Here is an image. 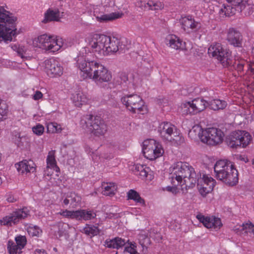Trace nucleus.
<instances>
[{
	"label": "nucleus",
	"instance_id": "f257e3e1",
	"mask_svg": "<svg viewBox=\"0 0 254 254\" xmlns=\"http://www.w3.org/2000/svg\"><path fill=\"white\" fill-rule=\"evenodd\" d=\"M86 46L80 51L76 61L80 58L87 61V56L94 59V55L90 51V49L100 56H107L119 51L123 52L128 49L126 39H118L104 34H95L90 35L86 38Z\"/></svg>",
	"mask_w": 254,
	"mask_h": 254
},
{
	"label": "nucleus",
	"instance_id": "f03ea898",
	"mask_svg": "<svg viewBox=\"0 0 254 254\" xmlns=\"http://www.w3.org/2000/svg\"><path fill=\"white\" fill-rule=\"evenodd\" d=\"M171 179L173 183L177 181L178 184L185 186L186 190L192 188L200 181L204 182L202 185L208 184L209 179L214 180L209 175L203 172L196 173L194 169L187 163L178 162L174 164L171 169Z\"/></svg>",
	"mask_w": 254,
	"mask_h": 254
},
{
	"label": "nucleus",
	"instance_id": "7ed1b4c3",
	"mask_svg": "<svg viewBox=\"0 0 254 254\" xmlns=\"http://www.w3.org/2000/svg\"><path fill=\"white\" fill-rule=\"evenodd\" d=\"M87 61L80 58L76 60V66L80 70V75L83 79H90L97 85L111 81L112 76L111 71L98 61L86 56Z\"/></svg>",
	"mask_w": 254,
	"mask_h": 254
},
{
	"label": "nucleus",
	"instance_id": "20e7f679",
	"mask_svg": "<svg viewBox=\"0 0 254 254\" xmlns=\"http://www.w3.org/2000/svg\"><path fill=\"white\" fill-rule=\"evenodd\" d=\"M227 105V102L223 100L214 99L207 102L202 98H196L183 102L180 108L183 114L195 115L203 111L207 107L214 111H219L225 109Z\"/></svg>",
	"mask_w": 254,
	"mask_h": 254
},
{
	"label": "nucleus",
	"instance_id": "39448f33",
	"mask_svg": "<svg viewBox=\"0 0 254 254\" xmlns=\"http://www.w3.org/2000/svg\"><path fill=\"white\" fill-rule=\"evenodd\" d=\"M217 179L226 184L233 186L238 182V172L234 164L227 159L220 160L214 167Z\"/></svg>",
	"mask_w": 254,
	"mask_h": 254
},
{
	"label": "nucleus",
	"instance_id": "423d86ee",
	"mask_svg": "<svg viewBox=\"0 0 254 254\" xmlns=\"http://www.w3.org/2000/svg\"><path fill=\"white\" fill-rule=\"evenodd\" d=\"M17 18L13 14L0 6V42L11 41L17 35L16 22Z\"/></svg>",
	"mask_w": 254,
	"mask_h": 254
},
{
	"label": "nucleus",
	"instance_id": "0eeeda50",
	"mask_svg": "<svg viewBox=\"0 0 254 254\" xmlns=\"http://www.w3.org/2000/svg\"><path fill=\"white\" fill-rule=\"evenodd\" d=\"M189 135L194 138L198 136L202 142L210 145H215L221 143L224 135L220 129L215 127L203 129L197 125L192 127Z\"/></svg>",
	"mask_w": 254,
	"mask_h": 254
},
{
	"label": "nucleus",
	"instance_id": "6e6552de",
	"mask_svg": "<svg viewBox=\"0 0 254 254\" xmlns=\"http://www.w3.org/2000/svg\"><path fill=\"white\" fill-rule=\"evenodd\" d=\"M32 45L45 52L53 53L66 47L63 38L48 34H41L34 38Z\"/></svg>",
	"mask_w": 254,
	"mask_h": 254
},
{
	"label": "nucleus",
	"instance_id": "1a4fd4ad",
	"mask_svg": "<svg viewBox=\"0 0 254 254\" xmlns=\"http://www.w3.org/2000/svg\"><path fill=\"white\" fill-rule=\"evenodd\" d=\"M157 130L162 139L172 145L178 146L185 142L182 133L170 122H163L159 124Z\"/></svg>",
	"mask_w": 254,
	"mask_h": 254
},
{
	"label": "nucleus",
	"instance_id": "9d476101",
	"mask_svg": "<svg viewBox=\"0 0 254 254\" xmlns=\"http://www.w3.org/2000/svg\"><path fill=\"white\" fill-rule=\"evenodd\" d=\"M81 125L85 129L95 136L103 135L107 131V127L103 120L98 116L87 115L81 121Z\"/></svg>",
	"mask_w": 254,
	"mask_h": 254
},
{
	"label": "nucleus",
	"instance_id": "9b49d317",
	"mask_svg": "<svg viewBox=\"0 0 254 254\" xmlns=\"http://www.w3.org/2000/svg\"><path fill=\"white\" fill-rule=\"evenodd\" d=\"M121 101L127 110L133 113L144 114L147 112L144 102L141 97L137 94L125 95L122 97Z\"/></svg>",
	"mask_w": 254,
	"mask_h": 254
},
{
	"label": "nucleus",
	"instance_id": "f8f14e48",
	"mask_svg": "<svg viewBox=\"0 0 254 254\" xmlns=\"http://www.w3.org/2000/svg\"><path fill=\"white\" fill-rule=\"evenodd\" d=\"M142 152L145 158L154 160L163 155L164 149L160 142L153 139H148L142 143Z\"/></svg>",
	"mask_w": 254,
	"mask_h": 254
},
{
	"label": "nucleus",
	"instance_id": "ddd939ff",
	"mask_svg": "<svg viewBox=\"0 0 254 254\" xmlns=\"http://www.w3.org/2000/svg\"><path fill=\"white\" fill-rule=\"evenodd\" d=\"M208 54L219 61L223 66L226 67L231 64V52L228 49L223 47L220 43L211 44L208 49Z\"/></svg>",
	"mask_w": 254,
	"mask_h": 254
},
{
	"label": "nucleus",
	"instance_id": "4468645a",
	"mask_svg": "<svg viewBox=\"0 0 254 254\" xmlns=\"http://www.w3.org/2000/svg\"><path fill=\"white\" fill-rule=\"evenodd\" d=\"M252 141V137L250 133L245 130H238L231 133L230 138L227 140V144L232 148L238 147L245 148Z\"/></svg>",
	"mask_w": 254,
	"mask_h": 254
},
{
	"label": "nucleus",
	"instance_id": "2eb2a0df",
	"mask_svg": "<svg viewBox=\"0 0 254 254\" xmlns=\"http://www.w3.org/2000/svg\"><path fill=\"white\" fill-rule=\"evenodd\" d=\"M29 213V211L27 208L17 209L0 219V224L1 225L11 226L26 217Z\"/></svg>",
	"mask_w": 254,
	"mask_h": 254
},
{
	"label": "nucleus",
	"instance_id": "dca6fc26",
	"mask_svg": "<svg viewBox=\"0 0 254 254\" xmlns=\"http://www.w3.org/2000/svg\"><path fill=\"white\" fill-rule=\"evenodd\" d=\"M182 28L188 34H193L201 30V24L190 16L183 17L180 20Z\"/></svg>",
	"mask_w": 254,
	"mask_h": 254
},
{
	"label": "nucleus",
	"instance_id": "f3484780",
	"mask_svg": "<svg viewBox=\"0 0 254 254\" xmlns=\"http://www.w3.org/2000/svg\"><path fill=\"white\" fill-rule=\"evenodd\" d=\"M45 70L50 77L60 76L63 73L62 64L58 61L53 59L45 61Z\"/></svg>",
	"mask_w": 254,
	"mask_h": 254
},
{
	"label": "nucleus",
	"instance_id": "a211bd4d",
	"mask_svg": "<svg viewBox=\"0 0 254 254\" xmlns=\"http://www.w3.org/2000/svg\"><path fill=\"white\" fill-rule=\"evenodd\" d=\"M196 218L208 229H219L222 226L221 219L215 217L205 216L201 214L196 215Z\"/></svg>",
	"mask_w": 254,
	"mask_h": 254
},
{
	"label": "nucleus",
	"instance_id": "6ab92c4d",
	"mask_svg": "<svg viewBox=\"0 0 254 254\" xmlns=\"http://www.w3.org/2000/svg\"><path fill=\"white\" fill-rule=\"evenodd\" d=\"M71 99L74 105L77 107L89 104L91 100V97L86 92L80 90L73 93Z\"/></svg>",
	"mask_w": 254,
	"mask_h": 254
},
{
	"label": "nucleus",
	"instance_id": "aec40b11",
	"mask_svg": "<svg viewBox=\"0 0 254 254\" xmlns=\"http://www.w3.org/2000/svg\"><path fill=\"white\" fill-rule=\"evenodd\" d=\"M19 174L22 175L34 173L36 171V165L33 161L24 160L15 164Z\"/></svg>",
	"mask_w": 254,
	"mask_h": 254
},
{
	"label": "nucleus",
	"instance_id": "412c9836",
	"mask_svg": "<svg viewBox=\"0 0 254 254\" xmlns=\"http://www.w3.org/2000/svg\"><path fill=\"white\" fill-rule=\"evenodd\" d=\"M63 12L60 13L57 8H49L44 13V17L42 22L47 23L51 21H60L63 17Z\"/></svg>",
	"mask_w": 254,
	"mask_h": 254
},
{
	"label": "nucleus",
	"instance_id": "4be33fe9",
	"mask_svg": "<svg viewBox=\"0 0 254 254\" xmlns=\"http://www.w3.org/2000/svg\"><path fill=\"white\" fill-rule=\"evenodd\" d=\"M167 44L175 50H187L186 43L175 35H169L166 38Z\"/></svg>",
	"mask_w": 254,
	"mask_h": 254
},
{
	"label": "nucleus",
	"instance_id": "5701e85b",
	"mask_svg": "<svg viewBox=\"0 0 254 254\" xmlns=\"http://www.w3.org/2000/svg\"><path fill=\"white\" fill-rule=\"evenodd\" d=\"M46 161L47 167L44 171L45 175H50V172H49L50 169L55 170L57 172L60 171L59 168L57 166L55 151L52 150L49 152Z\"/></svg>",
	"mask_w": 254,
	"mask_h": 254
},
{
	"label": "nucleus",
	"instance_id": "b1692460",
	"mask_svg": "<svg viewBox=\"0 0 254 254\" xmlns=\"http://www.w3.org/2000/svg\"><path fill=\"white\" fill-rule=\"evenodd\" d=\"M208 181V184H204V185H202V183L203 182L201 180L200 182V184H197L198 191L201 195L203 197L205 196L208 193L211 192L215 186V180H211L209 179Z\"/></svg>",
	"mask_w": 254,
	"mask_h": 254
},
{
	"label": "nucleus",
	"instance_id": "393cba45",
	"mask_svg": "<svg viewBox=\"0 0 254 254\" xmlns=\"http://www.w3.org/2000/svg\"><path fill=\"white\" fill-rule=\"evenodd\" d=\"M227 39L234 46L239 47L241 44V35L234 29H230L227 35Z\"/></svg>",
	"mask_w": 254,
	"mask_h": 254
},
{
	"label": "nucleus",
	"instance_id": "a878e982",
	"mask_svg": "<svg viewBox=\"0 0 254 254\" xmlns=\"http://www.w3.org/2000/svg\"><path fill=\"white\" fill-rule=\"evenodd\" d=\"M102 193L104 195L112 196L117 190V185L114 183H105L102 184Z\"/></svg>",
	"mask_w": 254,
	"mask_h": 254
},
{
	"label": "nucleus",
	"instance_id": "bb28decb",
	"mask_svg": "<svg viewBox=\"0 0 254 254\" xmlns=\"http://www.w3.org/2000/svg\"><path fill=\"white\" fill-rule=\"evenodd\" d=\"M125 244L126 240L119 237H116L112 240H107L105 242V245L107 247L117 249L124 246Z\"/></svg>",
	"mask_w": 254,
	"mask_h": 254
},
{
	"label": "nucleus",
	"instance_id": "cd10ccee",
	"mask_svg": "<svg viewBox=\"0 0 254 254\" xmlns=\"http://www.w3.org/2000/svg\"><path fill=\"white\" fill-rule=\"evenodd\" d=\"M149 168L141 164H136L135 166L134 173L136 175L139 176L142 179L148 177L151 179L150 174H149Z\"/></svg>",
	"mask_w": 254,
	"mask_h": 254
},
{
	"label": "nucleus",
	"instance_id": "c85d7f7f",
	"mask_svg": "<svg viewBox=\"0 0 254 254\" xmlns=\"http://www.w3.org/2000/svg\"><path fill=\"white\" fill-rule=\"evenodd\" d=\"M123 15V13L122 12H114L109 14H104L97 16V18L100 21H108L121 18Z\"/></svg>",
	"mask_w": 254,
	"mask_h": 254
},
{
	"label": "nucleus",
	"instance_id": "c756f323",
	"mask_svg": "<svg viewBox=\"0 0 254 254\" xmlns=\"http://www.w3.org/2000/svg\"><path fill=\"white\" fill-rule=\"evenodd\" d=\"M243 7H239L238 9L241 11H244L245 15H250L254 11V4L248 0H244Z\"/></svg>",
	"mask_w": 254,
	"mask_h": 254
},
{
	"label": "nucleus",
	"instance_id": "7c9ffc66",
	"mask_svg": "<svg viewBox=\"0 0 254 254\" xmlns=\"http://www.w3.org/2000/svg\"><path fill=\"white\" fill-rule=\"evenodd\" d=\"M10 47L12 50L15 51L21 58L24 59L27 57V48L25 46L18 44H12Z\"/></svg>",
	"mask_w": 254,
	"mask_h": 254
},
{
	"label": "nucleus",
	"instance_id": "2f4dec72",
	"mask_svg": "<svg viewBox=\"0 0 254 254\" xmlns=\"http://www.w3.org/2000/svg\"><path fill=\"white\" fill-rule=\"evenodd\" d=\"M47 131L49 133H60L63 130L62 126L56 122H50L47 124Z\"/></svg>",
	"mask_w": 254,
	"mask_h": 254
},
{
	"label": "nucleus",
	"instance_id": "473e14b6",
	"mask_svg": "<svg viewBox=\"0 0 254 254\" xmlns=\"http://www.w3.org/2000/svg\"><path fill=\"white\" fill-rule=\"evenodd\" d=\"M7 248L10 254H20L22 253V250L15 242L9 241L7 243Z\"/></svg>",
	"mask_w": 254,
	"mask_h": 254
},
{
	"label": "nucleus",
	"instance_id": "72a5a7b5",
	"mask_svg": "<svg viewBox=\"0 0 254 254\" xmlns=\"http://www.w3.org/2000/svg\"><path fill=\"white\" fill-rule=\"evenodd\" d=\"M8 114V107L5 102L0 99V122L5 120Z\"/></svg>",
	"mask_w": 254,
	"mask_h": 254
},
{
	"label": "nucleus",
	"instance_id": "f704fd0d",
	"mask_svg": "<svg viewBox=\"0 0 254 254\" xmlns=\"http://www.w3.org/2000/svg\"><path fill=\"white\" fill-rule=\"evenodd\" d=\"M128 199H132L135 202L141 204H144V200L140 196L139 194L135 190H130L127 192Z\"/></svg>",
	"mask_w": 254,
	"mask_h": 254
},
{
	"label": "nucleus",
	"instance_id": "c9c22d12",
	"mask_svg": "<svg viewBox=\"0 0 254 254\" xmlns=\"http://www.w3.org/2000/svg\"><path fill=\"white\" fill-rule=\"evenodd\" d=\"M172 167V166L170 168V173L169 179L170 180L171 183L174 186H172V187L171 186H167V187H166L165 190L171 192L173 194L176 195V194H178L179 193V189L176 187L177 185L181 186L182 187V190H184V189H186V188H185V186H182L180 184H178V182H177V181H175L174 183H172V180L171 179V169Z\"/></svg>",
	"mask_w": 254,
	"mask_h": 254
},
{
	"label": "nucleus",
	"instance_id": "e433bc0d",
	"mask_svg": "<svg viewBox=\"0 0 254 254\" xmlns=\"http://www.w3.org/2000/svg\"><path fill=\"white\" fill-rule=\"evenodd\" d=\"M145 7L151 10H159L164 7V4L159 1L149 0L145 5Z\"/></svg>",
	"mask_w": 254,
	"mask_h": 254
},
{
	"label": "nucleus",
	"instance_id": "4c0bfd02",
	"mask_svg": "<svg viewBox=\"0 0 254 254\" xmlns=\"http://www.w3.org/2000/svg\"><path fill=\"white\" fill-rule=\"evenodd\" d=\"M236 8V7H233L230 5H224L223 7L220 9L219 13L222 15L230 16L235 13Z\"/></svg>",
	"mask_w": 254,
	"mask_h": 254
},
{
	"label": "nucleus",
	"instance_id": "58836bf2",
	"mask_svg": "<svg viewBox=\"0 0 254 254\" xmlns=\"http://www.w3.org/2000/svg\"><path fill=\"white\" fill-rule=\"evenodd\" d=\"M80 220H89L96 217V214L91 210H80Z\"/></svg>",
	"mask_w": 254,
	"mask_h": 254
},
{
	"label": "nucleus",
	"instance_id": "ea45409f",
	"mask_svg": "<svg viewBox=\"0 0 254 254\" xmlns=\"http://www.w3.org/2000/svg\"><path fill=\"white\" fill-rule=\"evenodd\" d=\"M83 232L88 235L95 236L99 233V229L96 226L87 225L83 228Z\"/></svg>",
	"mask_w": 254,
	"mask_h": 254
},
{
	"label": "nucleus",
	"instance_id": "a19ab883",
	"mask_svg": "<svg viewBox=\"0 0 254 254\" xmlns=\"http://www.w3.org/2000/svg\"><path fill=\"white\" fill-rule=\"evenodd\" d=\"M27 230L29 235L32 237H39L42 233V230L39 227L33 225H29L27 228Z\"/></svg>",
	"mask_w": 254,
	"mask_h": 254
},
{
	"label": "nucleus",
	"instance_id": "79ce46f5",
	"mask_svg": "<svg viewBox=\"0 0 254 254\" xmlns=\"http://www.w3.org/2000/svg\"><path fill=\"white\" fill-rule=\"evenodd\" d=\"M67 195L69 198L70 205L72 207L76 206L81 201V197L74 192H70Z\"/></svg>",
	"mask_w": 254,
	"mask_h": 254
},
{
	"label": "nucleus",
	"instance_id": "37998d69",
	"mask_svg": "<svg viewBox=\"0 0 254 254\" xmlns=\"http://www.w3.org/2000/svg\"><path fill=\"white\" fill-rule=\"evenodd\" d=\"M138 240L139 243L142 248L146 247L150 243L149 238L143 232L139 234Z\"/></svg>",
	"mask_w": 254,
	"mask_h": 254
},
{
	"label": "nucleus",
	"instance_id": "c03bdc74",
	"mask_svg": "<svg viewBox=\"0 0 254 254\" xmlns=\"http://www.w3.org/2000/svg\"><path fill=\"white\" fill-rule=\"evenodd\" d=\"M123 254H139L136 250V246L132 243L126 246Z\"/></svg>",
	"mask_w": 254,
	"mask_h": 254
},
{
	"label": "nucleus",
	"instance_id": "a18cd8bd",
	"mask_svg": "<svg viewBox=\"0 0 254 254\" xmlns=\"http://www.w3.org/2000/svg\"><path fill=\"white\" fill-rule=\"evenodd\" d=\"M15 243L21 250L25 246L27 243V240L25 236L19 235L15 238Z\"/></svg>",
	"mask_w": 254,
	"mask_h": 254
},
{
	"label": "nucleus",
	"instance_id": "49530a36",
	"mask_svg": "<svg viewBox=\"0 0 254 254\" xmlns=\"http://www.w3.org/2000/svg\"><path fill=\"white\" fill-rule=\"evenodd\" d=\"M44 127L40 124H38L32 127L33 132L37 135H42L44 132Z\"/></svg>",
	"mask_w": 254,
	"mask_h": 254
},
{
	"label": "nucleus",
	"instance_id": "de8ad7c7",
	"mask_svg": "<svg viewBox=\"0 0 254 254\" xmlns=\"http://www.w3.org/2000/svg\"><path fill=\"white\" fill-rule=\"evenodd\" d=\"M228 3L232 5L239 8V7H243V1L244 0H226Z\"/></svg>",
	"mask_w": 254,
	"mask_h": 254
},
{
	"label": "nucleus",
	"instance_id": "09e8293b",
	"mask_svg": "<svg viewBox=\"0 0 254 254\" xmlns=\"http://www.w3.org/2000/svg\"><path fill=\"white\" fill-rule=\"evenodd\" d=\"M80 215V210H78L76 211H71V213L69 219H75L77 220H80V217H81Z\"/></svg>",
	"mask_w": 254,
	"mask_h": 254
},
{
	"label": "nucleus",
	"instance_id": "8fccbe9b",
	"mask_svg": "<svg viewBox=\"0 0 254 254\" xmlns=\"http://www.w3.org/2000/svg\"><path fill=\"white\" fill-rule=\"evenodd\" d=\"M244 229L247 230L248 232L252 233L254 235V225L251 223L244 224L243 225Z\"/></svg>",
	"mask_w": 254,
	"mask_h": 254
},
{
	"label": "nucleus",
	"instance_id": "3c124183",
	"mask_svg": "<svg viewBox=\"0 0 254 254\" xmlns=\"http://www.w3.org/2000/svg\"><path fill=\"white\" fill-rule=\"evenodd\" d=\"M43 94L38 90L35 91V93L32 95V99L35 101L39 100L43 98Z\"/></svg>",
	"mask_w": 254,
	"mask_h": 254
},
{
	"label": "nucleus",
	"instance_id": "603ef678",
	"mask_svg": "<svg viewBox=\"0 0 254 254\" xmlns=\"http://www.w3.org/2000/svg\"><path fill=\"white\" fill-rule=\"evenodd\" d=\"M70 213H71V211L68 210L67 209L62 210L60 212H59L58 213V214H59L60 215H62L63 217H66L67 218H70V216H71Z\"/></svg>",
	"mask_w": 254,
	"mask_h": 254
},
{
	"label": "nucleus",
	"instance_id": "864d4df0",
	"mask_svg": "<svg viewBox=\"0 0 254 254\" xmlns=\"http://www.w3.org/2000/svg\"><path fill=\"white\" fill-rule=\"evenodd\" d=\"M246 62L244 60L239 61L237 65H238V68L239 70H242L243 68V67L245 64Z\"/></svg>",
	"mask_w": 254,
	"mask_h": 254
},
{
	"label": "nucleus",
	"instance_id": "5fc2aeb1",
	"mask_svg": "<svg viewBox=\"0 0 254 254\" xmlns=\"http://www.w3.org/2000/svg\"><path fill=\"white\" fill-rule=\"evenodd\" d=\"M35 254H47L43 250L37 249L35 251Z\"/></svg>",
	"mask_w": 254,
	"mask_h": 254
},
{
	"label": "nucleus",
	"instance_id": "6e6d98bb",
	"mask_svg": "<svg viewBox=\"0 0 254 254\" xmlns=\"http://www.w3.org/2000/svg\"><path fill=\"white\" fill-rule=\"evenodd\" d=\"M63 203L65 205H67L69 204H70V201L67 195L66 196V198L64 200Z\"/></svg>",
	"mask_w": 254,
	"mask_h": 254
},
{
	"label": "nucleus",
	"instance_id": "4d7b16f0",
	"mask_svg": "<svg viewBox=\"0 0 254 254\" xmlns=\"http://www.w3.org/2000/svg\"><path fill=\"white\" fill-rule=\"evenodd\" d=\"M7 200L8 202H13V201H14V198H12L11 197H7Z\"/></svg>",
	"mask_w": 254,
	"mask_h": 254
},
{
	"label": "nucleus",
	"instance_id": "13d9d810",
	"mask_svg": "<svg viewBox=\"0 0 254 254\" xmlns=\"http://www.w3.org/2000/svg\"><path fill=\"white\" fill-rule=\"evenodd\" d=\"M242 160H243L244 161H245V162H248V159L247 158H244V157H242V158L241 159Z\"/></svg>",
	"mask_w": 254,
	"mask_h": 254
},
{
	"label": "nucleus",
	"instance_id": "bf43d9fd",
	"mask_svg": "<svg viewBox=\"0 0 254 254\" xmlns=\"http://www.w3.org/2000/svg\"><path fill=\"white\" fill-rule=\"evenodd\" d=\"M150 70L149 68H148L147 70V73L145 75H146V76L150 74Z\"/></svg>",
	"mask_w": 254,
	"mask_h": 254
},
{
	"label": "nucleus",
	"instance_id": "052dcab7",
	"mask_svg": "<svg viewBox=\"0 0 254 254\" xmlns=\"http://www.w3.org/2000/svg\"><path fill=\"white\" fill-rule=\"evenodd\" d=\"M251 68H252V70L253 72L254 73V64L252 65Z\"/></svg>",
	"mask_w": 254,
	"mask_h": 254
},
{
	"label": "nucleus",
	"instance_id": "680f3d73",
	"mask_svg": "<svg viewBox=\"0 0 254 254\" xmlns=\"http://www.w3.org/2000/svg\"><path fill=\"white\" fill-rule=\"evenodd\" d=\"M203 1L208 2H210L211 0H202Z\"/></svg>",
	"mask_w": 254,
	"mask_h": 254
},
{
	"label": "nucleus",
	"instance_id": "e2e57ef3",
	"mask_svg": "<svg viewBox=\"0 0 254 254\" xmlns=\"http://www.w3.org/2000/svg\"><path fill=\"white\" fill-rule=\"evenodd\" d=\"M252 53L254 55V47L253 48V49H252Z\"/></svg>",
	"mask_w": 254,
	"mask_h": 254
},
{
	"label": "nucleus",
	"instance_id": "0e129e2a",
	"mask_svg": "<svg viewBox=\"0 0 254 254\" xmlns=\"http://www.w3.org/2000/svg\"><path fill=\"white\" fill-rule=\"evenodd\" d=\"M54 250L55 251L57 252V249H56V248H54Z\"/></svg>",
	"mask_w": 254,
	"mask_h": 254
},
{
	"label": "nucleus",
	"instance_id": "69168bd1",
	"mask_svg": "<svg viewBox=\"0 0 254 254\" xmlns=\"http://www.w3.org/2000/svg\"><path fill=\"white\" fill-rule=\"evenodd\" d=\"M0 63H2V60H0Z\"/></svg>",
	"mask_w": 254,
	"mask_h": 254
}]
</instances>
